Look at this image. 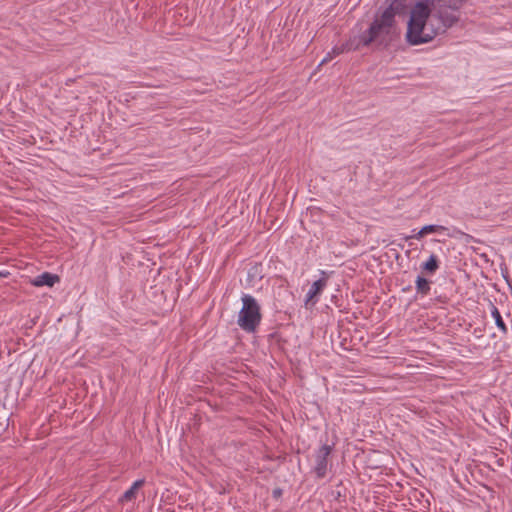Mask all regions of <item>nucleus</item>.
Returning <instances> with one entry per match:
<instances>
[{"mask_svg":"<svg viewBox=\"0 0 512 512\" xmlns=\"http://www.w3.org/2000/svg\"><path fill=\"white\" fill-rule=\"evenodd\" d=\"M281 494V490H275L274 491V495H280Z\"/></svg>","mask_w":512,"mask_h":512,"instance_id":"dca6fc26","label":"nucleus"},{"mask_svg":"<svg viewBox=\"0 0 512 512\" xmlns=\"http://www.w3.org/2000/svg\"><path fill=\"white\" fill-rule=\"evenodd\" d=\"M355 44H354V41H350L346 44H342L341 46H335L332 48L331 51H329L325 57L322 59V61L320 62V66L331 61L334 57L342 54L343 52L345 51H349V50H356L355 48Z\"/></svg>","mask_w":512,"mask_h":512,"instance_id":"6e6552de","label":"nucleus"},{"mask_svg":"<svg viewBox=\"0 0 512 512\" xmlns=\"http://www.w3.org/2000/svg\"><path fill=\"white\" fill-rule=\"evenodd\" d=\"M10 275L9 271L0 270V278H7Z\"/></svg>","mask_w":512,"mask_h":512,"instance_id":"2eb2a0df","label":"nucleus"},{"mask_svg":"<svg viewBox=\"0 0 512 512\" xmlns=\"http://www.w3.org/2000/svg\"><path fill=\"white\" fill-rule=\"evenodd\" d=\"M327 286V279L321 278L313 282L305 296V306L312 307L319 301V296Z\"/></svg>","mask_w":512,"mask_h":512,"instance_id":"39448f33","label":"nucleus"},{"mask_svg":"<svg viewBox=\"0 0 512 512\" xmlns=\"http://www.w3.org/2000/svg\"><path fill=\"white\" fill-rule=\"evenodd\" d=\"M421 230H422V233L425 236L426 234L436 233V232H440V231H445L446 228L444 226H441V225L430 224V225L424 226Z\"/></svg>","mask_w":512,"mask_h":512,"instance_id":"ddd939ff","label":"nucleus"},{"mask_svg":"<svg viewBox=\"0 0 512 512\" xmlns=\"http://www.w3.org/2000/svg\"><path fill=\"white\" fill-rule=\"evenodd\" d=\"M331 451V446L325 444L316 452L314 471L318 478L325 477L327 473L328 457L331 454Z\"/></svg>","mask_w":512,"mask_h":512,"instance_id":"20e7f679","label":"nucleus"},{"mask_svg":"<svg viewBox=\"0 0 512 512\" xmlns=\"http://www.w3.org/2000/svg\"><path fill=\"white\" fill-rule=\"evenodd\" d=\"M60 278L56 274H52L50 272H44L33 279H31L30 283L35 287L48 286L52 287L55 283L59 282Z\"/></svg>","mask_w":512,"mask_h":512,"instance_id":"423d86ee","label":"nucleus"},{"mask_svg":"<svg viewBox=\"0 0 512 512\" xmlns=\"http://www.w3.org/2000/svg\"><path fill=\"white\" fill-rule=\"evenodd\" d=\"M491 316L495 320V324L498 329L502 332V334L506 335L508 333V328L504 323L498 308L495 305H492L491 307Z\"/></svg>","mask_w":512,"mask_h":512,"instance_id":"9b49d317","label":"nucleus"},{"mask_svg":"<svg viewBox=\"0 0 512 512\" xmlns=\"http://www.w3.org/2000/svg\"><path fill=\"white\" fill-rule=\"evenodd\" d=\"M144 484L143 479L136 480L132 486L122 495L121 502H128L136 497L137 490Z\"/></svg>","mask_w":512,"mask_h":512,"instance_id":"1a4fd4ad","label":"nucleus"},{"mask_svg":"<svg viewBox=\"0 0 512 512\" xmlns=\"http://www.w3.org/2000/svg\"><path fill=\"white\" fill-rule=\"evenodd\" d=\"M424 236V234L422 233V230L420 229L418 232L412 234L411 236H406L405 237V240H409V239H421L422 237Z\"/></svg>","mask_w":512,"mask_h":512,"instance_id":"4468645a","label":"nucleus"},{"mask_svg":"<svg viewBox=\"0 0 512 512\" xmlns=\"http://www.w3.org/2000/svg\"><path fill=\"white\" fill-rule=\"evenodd\" d=\"M394 28L395 20H391L388 15L380 14L370 24L369 28L359 36L354 48L369 46L373 42L378 44L387 43L391 39Z\"/></svg>","mask_w":512,"mask_h":512,"instance_id":"f03ea898","label":"nucleus"},{"mask_svg":"<svg viewBox=\"0 0 512 512\" xmlns=\"http://www.w3.org/2000/svg\"><path fill=\"white\" fill-rule=\"evenodd\" d=\"M388 6L381 13L388 15L391 20H395V16L401 14L406 7V0H387Z\"/></svg>","mask_w":512,"mask_h":512,"instance_id":"0eeeda50","label":"nucleus"},{"mask_svg":"<svg viewBox=\"0 0 512 512\" xmlns=\"http://www.w3.org/2000/svg\"><path fill=\"white\" fill-rule=\"evenodd\" d=\"M241 301L242 308L238 313L237 324L243 331L253 333L262 320L261 307L250 294H243Z\"/></svg>","mask_w":512,"mask_h":512,"instance_id":"7ed1b4c3","label":"nucleus"},{"mask_svg":"<svg viewBox=\"0 0 512 512\" xmlns=\"http://www.w3.org/2000/svg\"><path fill=\"white\" fill-rule=\"evenodd\" d=\"M417 294L426 296L431 290V281L427 280L422 276H418L415 281Z\"/></svg>","mask_w":512,"mask_h":512,"instance_id":"9d476101","label":"nucleus"},{"mask_svg":"<svg viewBox=\"0 0 512 512\" xmlns=\"http://www.w3.org/2000/svg\"><path fill=\"white\" fill-rule=\"evenodd\" d=\"M438 261L435 255H431L429 259L422 265V268L430 273H434L438 269Z\"/></svg>","mask_w":512,"mask_h":512,"instance_id":"f8f14e48","label":"nucleus"},{"mask_svg":"<svg viewBox=\"0 0 512 512\" xmlns=\"http://www.w3.org/2000/svg\"><path fill=\"white\" fill-rule=\"evenodd\" d=\"M460 18L459 7L452 0H423L411 9L405 34L406 42L418 46L444 34Z\"/></svg>","mask_w":512,"mask_h":512,"instance_id":"f257e3e1","label":"nucleus"}]
</instances>
